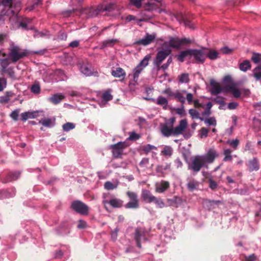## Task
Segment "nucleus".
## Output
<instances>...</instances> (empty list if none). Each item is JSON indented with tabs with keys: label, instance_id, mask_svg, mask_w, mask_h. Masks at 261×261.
<instances>
[{
	"label": "nucleus",
	"instance_id": "obj_50",
	"mask_svg": "<svg viewBox=\"0 0 261 261\" xmlns=\"http://www.w3.org/2000/svg\"><path fill=\"white\" fill-rule=\"evenodd\" d=\"M20 112V109H17L11 112L10 115V117L14 121H17L18 120L19 114Z\"/></svg>",
	"mask_w": 261,
	"mask_h": 261
},
{
	"label": "nucleus",
	"instance_id": "obj_14",
	"mask_svg": "<svg viewBox=\"0 0 261 261\" xmlns=\"http://www.w3.org/2000/svg\"><path fill=\"white\" fill-rule=\"evenodd\" d=\"M217 155L218 154L215 149L211 148L206 154L201 155V157L205 165L207 167V164H211L214 161Z\"/></svg>",
	"mask_w": 261,
	"mask_h": 261
},
{
	"label": "nucleus",
	"instance_id": "obj_21",
	"mask_svg": "<svg viewBox=\"0 0 261 261\" xmlns=\"http://www.w3.org/2000/svg\"><path fill=\"white\" fill-rule=\"evenodd\" d=\"M40 111H28L21 113V120L23 121H27L28 119L36 118L39 116Z\"/></svg>",
	"mask_w": 261,
	"mask_h": 261
},
{
	"label": "nucleus",
	"instance_id": "obj_20",
	"mask_svg": "<svg viewBox=\"0 0 261 261\" xmlns=\"http://www.w3.org/2000/svg\"><path fill=\"white\" fill-rule=\"evenodd\" d=\"M80 69L81 72L86 76H91L94 74L93 69L89 64L85 63L81 64Z\"/></svg>",
	"mask_w": 261,
	"mask_h": 261
},
{
	"label": "nucleus",
	"instance_id": "obj_27",
	"mask_svg": "<svg viewBox=\"0 0 261 261\" xmlns=\"http://www.w3.org/2000/svg\"><path fill=\"white\" fill-rule=\"evenodd\" d=\"M55 120L56 119L55 118H45L40 120L39 122V123L43 125L44 126L47 127H51L55 126Z\"/></svg>",
	"mask_w": 261,
	"mask_h": 261
},
{
	"label": "nucleus",
	"instance_id": "obj_34",
	"mask_svg": "<svg viewBox=\"0 0 261 261\" xmlns=\"http://www.w3.org/2000/svg\"><path fill=\"white\" fill-rule=\"evenodd\" d=\"M172 153L173 149L170 146H165L161 152V155L166 157H170Z\"/></svg>",
	"mask_w": 261,
	"mask_h": 261
},
{
	"label": "nucleus",
	"instance_id": "obj_47",
	"mask_svg": "<svg viewBox=\"0 0 261 261\" xmlns=\"http://www.w3.org/2000/svg\"><path fill=\"white\" fill-rule=\"evenodd\" d=\"M207 179H208L209 181V187L213 190H215L217 189L218 185L216 181H215L212 178V176L211 175H209L206 177Z\"/></svg>",
	"mask_w": 261,
	"mask_h": 261
},
{
	"label": "nucleus",
	"instance_id": "obj_19",
	"mask_svg": "<svg viewBox=\"0 0 261 261\" xmlns=\"http://www.w3.org/2000/svg\"><path fill=\"white\" fill-rule=\"evenodd\" d=\"M103 203L106 204L109 203L114 208H120L122 206L123 201L120 199L117 198H112L109 201L105 200L103 201Z\"/></svg>",
	"mask_w": 261,
	"mask_h": 261
},
{
	"label": "nucleus",
	"instance_id": "obj_57",
	"mask_svg": "<svg viewBox=\"0 0 261 261\" xmlns=\"http://www.w3.org/2000/svg\"><path fill=\"white\" fill-rule=\"evenodd\" d=\"M146 6H149V8H146L145 10L142 12V14L143 16V17H151L150 16H147V15H145V13L146 12V10H148V11L153 10L154 9V5H153V4L148 3L147 4H146Z\"/></svg>",
	"mask_w": 261,
	"mask_h": 261
},
{
	"label": "nucleus",
	"instance_id": "obj_43",
	"mask_svg": "<svg viewBox=\"0 0 261 261\" xmlns=\"http://www.w3.org/2000/svg\"><path fill=\"white\" fill-rule=\"evenodd\" d=\"M232 151L229 149H226L224 150V158L223 161L225 162L231 161L232 159V157L231 155Z\"/></svg>",
	"mask_w": 261,
	"mask_h": 261
},
{
	"label": "nucleus",
	"instance_id": "obj_1",
	"mask_svg": "<svg viewBox=\"0 0 261 261\" xmlns=\"http://www.w3.org/2000/svg\"><path fill=\"white\" fill-rule=\"evenodd\" d=\"M8 50V54L3 50H0V65L1 72L3 73H8L11 76V74L13 73L12 69L8 68V66L11 63H15L19 60L27 57L29 54V52L26 49L21 48L13 43L11 44Z\"/></svg>",
	"mask_w": 261,
	"mask_h": 261
},
{
	"label": "nucleus",
	"instance_id": "obj_3",
	"mask_svg": "<svg viewBox=\"0 0 261 261\" xmlns=\"http://www.w3.org/2000/svg\"><path fill=\"white\" fill-rule=\"evenodd\" d=\"M21 8V2L19 0H3L0 3V16L15 15Z\"/></svg>",
	"mask_w": 261,
	"mask_h": 261
},
{
	"label": "nucleus",
	"instance_id": "obj_35",
	"mask_svg": "<svg viewBox=\"0 0 261 261\" xmlns=\"http://www.w3.org/2000/svg\"><path fill=\"white\" fill-rule=\"evenodd\" d=\"M178 82L180 84H187L190 81L189 75L188 73H184L178 76Z\"/></svg>",
	"mask_w": 261,
	"mask_h": 261
},
{
	"label": "nucleus",
	"instance_id": "obj_40",
	"mask_svg": "<svg viewBox=\"0 0 261 261\" xmlns=\"http://www.w3.org/2000/svg\"><path fill=\"white\" fill-rule=\"evenodd\" d=\"M171 167L170 163H166L165 165H158L156 171L158 173H163L164 171L169 170Z\"/></svg>",
	"mask_w": 261,
	"mask_h": 261
},
{
	"label": "nucleus",
	"instance_id": "obj_49",
	"mask_svg": "<svg viewBox=\"0 0 261 261\" xmlns=\"http://www.w3.org/2000/svg\"><path fill=\"white\" fill-rule=\"evenodd\" d=\"M152 149H156V147L155 146L150 145V144H147V145L143 146L142 147V150L146 154L148 153Z\"/></svg>",
	"mask_w": 261,
	"mask_h": 261
},
{
	"label": "nucleus",
	"instance_id": "obj_6",
	"mask_svg": "<svg viewBox=\"0 0 261 261\" xmlns=\"http://www.w3.org/2000/svg\"><path fill=\"white\" fill-rule=\"evenodd\" d=\"M115 8V5L113 3H110L108 5L100 4L98 5L96 9L91 8L89 11V16L94 17L100 13L105 12H110L113 11Z\"/></svg>",
	"mask_w": 261,
	"mask_h": 261
},
{
	"label": "nucleus",
	"instance_id": "obj_42",
	"mask_svg": "<svg viewBox=\"0 0 261 261\" xmlns=\"http://www.w3.org/2000/svg\"><path fill=\"white\" fill-rule=\"evenodd\" d=\"M189 113L192 119H199L200 120H203V118L200 117L199 113L197 111L194 109H191L189 110Z\"/></svg>",
	"mask_w": 261,
	"mask_h": 261
},
{
	"label": "nucleus",
	"instance_id": "obj_38",
	"mask_svg": "<svg viewBox=\"0 0 261 261\" xmlns=\"http://www.w3.org/2000/svg\"><path fill=\"white\" fill-rule=\"evenodd\" d=\"M20 174V173L19 172H14L10 173L8 175L7 181H6V182L12 181L17 179L19 178Z\"/></svg>",
	"mask_w": 261,
	"mask_h": 261
},
{
	"label": "nucleus",
	"instance_id": "obj_60",
	"mask_svg": "<svg viewBox=\"0 0 261 261\" xmlns=\"http://www.w3.org/2000/svg\"><path fill=\"white\" fill-rule=\"evenodd\" d=\"M174 165L175 166V167H176V168H177V169L181 168L183 166V164H182L181 161L178 158H176L174 160Z\"/></svg>",
	"mask_w": 261,
	"mask_h": 261
},
{
	"label": "nucleus",
	"instance_id": "obj_48",
	"mask_svg": "<svg viewBox=\"0 0 261 261\" xmlns=\"http://www.w3.org/2000/svg\"><path fill=\"white\" fill-rule=\"evenodd\" d=\"M209 132V129L206 127H202L199 130V136L200 138H205L207 137L208 133Z\"/></svg>",
	"mask_w": 261,
	"mask_h": 261
},
{
	"label": "nucleus",
	"instance_id": "obj_61",
	"mask_svg": "<svg viewBox=\"0 0 261 261\" xmlns=\"http://www.w3.org/2000/svg\"><path fill=\"white\" fill-rule=\"evenodd\" d=\"M172 57H170L168 59L167 62L165 64H164L163 65H162L160 68H162L163 70L167 69L168 68L170 64L172 62Z\"/></svg>",
	"mask_w": 261,
	"mask_h": 261
},
{
	"label": "nucleus",
	"instance_id": "obj_59",
	"mask_svg": "<svg viewBox=\"0 0 261 261\" xmlns=\"http://www.w3.org/2000/svg\"><path fill=\"white\" fill-rule=\"evenodd\" d=\"M7 81L5 78H0V92L2 91L6 87Z\"/></svg>",
	"mask_w": 261,
	"mask_h": 261
},
{
	"label": "nucleus",
	"instance_id": "obj_8",
	"mask_svg": "<svg viewBox=\"0 0 261 261\" xmlns=\"http://www.w3.org/2000/svg\"><path fill=\"white\" fill-rule=\"evenodd\" d=\"M71 208L76 213L87 216L89 214V207L85 203L80 200H75L71 203Z\"/></svg>",
	"mask_w": 261,
	"mask_h": 261
},
{
	"label": "nucleus",
	"instance_id": "obj_9",
	"mask_svg": "<svg viewBox=\"0 0 261 261\" xmlns=\"http://www.w3.org/2000/svg\"><path fill=\"white\" fill-rule=\"evenodd\" d=\"M171 53V50L169 48L162 49L159 51L153 61V64L156 67L158 70H160L162 68H160L162 62Z\"/></svg>",
	"mask_w": 261,
	"mask_h": 261
},
{
	"label": "nucleus",
	"instance_id": "obj_22",
	"mask_svg": "<svg viewBox=\"0 0 261 261\" xmlns=\"http://www.w3.org/2000/svg\"><path fill=\"white\" fill-rule=\"evenodd\" d=\"M170 186L168 181L162 180L160 182L155 184V191L158 193H163L167 190Z\"/></svg>",
	"mask_w": 261,
	"mask_h": 261
},
{
	"label": "nucleus",
	"instance_id": "obj_17",
	"mask_svg": "<svg viewBox=\"0 0 261 261\" xmlns=\"http://www.w3.org/2000/svg\"><path fill=\"white\" fill-rule=\"evenodd\" d=\"M156 37L155 33L150 34L146 33V35L142 39L138 40V43L143 45H147L153 41Z\"/></svg>",
	"mask_w": 261,
	"mask_h": 261
},
{
	"label": "nucleus",
	"instance_id": "obj_45",
	"mask_svg": "<svg viewBox=\"0 0 261 261\" xmlns=\"http://www.w3.org/2000/svg\"><path fill=\"white\" fill-rule=\"evenodd\" d=\"M118 185V182L113 184L111 181H108L105 182L104 187L108 190H112L117 188Z\"/></svg>",
	"mask_w": 261,
	"mask_h": 261
},
{
	"label": "nucleus",
	"instance_id": "obj_36",
	"mask_svg": "<svg viewBox=\"0 0 261 261\" xmlns=\"http://www.w3.org/2000/svg\"><path fill=\"white\" fill-rule=\"evenodd\" d=\"M202 121H203L204 123L208 126H213L215 127L217 125L216 119L214 117H208L205 119L203 118Z\"/></svg>",
	"mask_w": 261,
	"mask_h": 261
},
{
	"label": "nucleus",
	"instance_id": "obj_51",
	"mask_svg": "<svg viewBox=\"0 0 261 261\" xmlns=\"http://www.w3.org/2000/svg\"><path fill=\"white\" fill-rule=\"evenodd\" d=\"M153 202L155 203L156 206L159 208H162L165 206V203L161 198H157L155 197V199Z\"/></svg>",
	"mask_w": 261,
	"mask_h": 261
},
{
	"label": "nucleus",
	"instance_id": "obj_29",
	"mask_svg": "<svg viewBox=\"0 0 261 261\" xmlns=\"http://www.w3.org/2000/svg\"><path fill=\"white\" fill-rule=\"evenodd\" d=\"M65 98L64 96L61 94H56L53 96L49 98V100L51 103L57 105L60 103L64 98Z\"/></svg>",
	"mask_w": 261,
	"mask_h": 261
},
{
	"label": "nucleus",
	"instance_id": "obj_4",
	"mask_svg": "<svg viewBox=\"0 0 261 261\" xmlns=\"http://www.w3.org/2000/svg\"><path fill=\"white\" fill-rule=\"evenodd\" d=\"M223 81L226 83V85L224 86L225 90L232 93L233 96L236 98H238L240 96L241 93L239 90V84L233 82L231 76L228 75L224 76Z\"/></svg>",
	"mask_w": 261,
	"mask_h": 261
},
{
	"label": "nucleus",
	"instance_id": "obj_11",
	"mask_svg": "<svg viewBox=\"0 0 261 261\" xmlns=\"http://www.w3.org/2000/svg\"><path fill=\"white\" fill-rule=\"evenodd\" d=\"M128 146V145L126 142H119L117 143L111 145L110 148L112 149L114 158H121L124 149Z\"/></svg>",
	"mask_w": 261,
	"mask_h": 261
},
{
	"label": "nucleus",
	"instance_id": "obj_46",
	"mask_svg": "<svg viewBox=\"0 0 261 261\" xmlns=\"http://www.w3.org/2000/svg\"><path fill=\"white\" fill-rule=\"evenodd\" d=\"M253 126L255 131L258 132L261 127V120L254 118L253 119Z\"/></svg>",
	"mask_w": 261,
	"mask_h": 261
},
{
	"label": "nucleus",
	"instance_id": "obj_39",
	"mask_svg": "<svg viewBox=\"0 0 261 261\" xmlns=\"http://www.w3.org/2000/svg\"><path fill=\"white\" fill-rule=\"evenodd\" d=\"M251 60L255 64L261 63V54L252 52Z\"/></svg>",
	"mask_w": 261,
	"mask_h": 261
},
{
	"label": "nucleus",
	"instance_id": "obj_31",
	"mask_svg": "<svg viewBox=\"0 0 261 261\" xmlns=\"http://www.w3.org/2000/svg\"><path fill=\"white\" fill-rule=\"evenodd\" d=\"M206 58H208L211 60H216L219 58V53L214 49L206 48Z\"/></svg>",
	"mask_w": 261,
	"mask_h": 261
},
{
	"label": "nucleus",
	"instance_id": "obj_18",
	"mask_svg": "<svg viewBox=\"0 0 261 261\" xmlns=\"http://www.w3.org/2000/svg\"><path fill=\"white\" fill-rule=\"evenodd\" d=\"M149 100L155 102L156 104L162 107L164 110H167L168 107V100L162 96H159L156 99L150 98Z\"/></svg>",
	"mask_w": 261,
	"mask_h": 261
},
{
	"label": "nucleus",
	"instance_id": "obj_28",
	"mask_svg": "<svg viewBox=\"0 0 261 261\" xmlns=\"http://www.w3.org/2000/svg\"><path fill=\"white\" fill-rule=\"evenodd\" d=\"M112 75L115 77L124 79L126 75L124 70L120 67H117L111 72Z\"/></svg>",
	"mask_w": 261,
	"mask_h": 261
},
{
	"label": "nucleus",
	"instance_id": "obj_33",
	"mask_svg": "<svg viewBox=\"0 0 261 261\" xmlns=\"http://www.w3.org/2000/svg\"><path fill=\"white\" fill-rule=\"evenodd\" d=\"M199 185V183L198 181L194 179H191L189 180L187 184V188L190 191H193L197 188Z\"/></svg>",
	"mask_w": 261,
	"mask_h": 261
},
{
	"label": "nucleus",
	"instance_id": "obj_30",
	"mask_svg": "<svg viewBox=\"0 0 261 261\" xmlns=\"http://www.w3.org/2000/svg\"><path fill=\"white\" fill-rule=\"evenodd\" d=\"M189 56H191V49L180 51L177 56V60L180 62H183L185 59Z\"/></svg>",
	"mask_w": 261,
	"mask_h": 261
},
{
	"label": "nucleus",
	"instance_id": "obj_32",
	"mask_svg": "<svg viewBox=\"0 0 261 261\" xmlns=\"http://www.w3.org/2000/svg\"><path fill=\"white\" fill-rule=\"evenodd\" d=\"M118 42V40L117 39H114L104 40L101 42V46L100 48H104L107 47L113 46Z\"/></svg>",
	"mask_w": 261,
	"mask_h": 261
},
{
	"label": "nucleus",
	"instance_id": "obj_24",
	"mask_svg": "<svg viewBox=\"0 0 261 261\" xmlns=\"http://www.w3.org/2000/svg\"><path fill=\"white\" fill-rule=\"evenodd\" d=\"M165 44L174 48L179 49L181 47L180 39L178 37H170L169 41L165 42Z\"/></svg>",
	"mask_w": 261,
	"mask_h": 261
},
{
	"label": "nucleus",
	"instance_id": "obj_44",
	"mask_svg": "<svg viewBox=\"0 0 261 261\" xmlns=\"http://www.w3.org/2000/svg\"><path fill=\"white\" fill-rule=\"evenodd\" d=\"M75 127V124L72 122H67L62 125L63 130L66 132L74 129Z\"/></svg>",
	"mask_w": 261,
	"mask_h": 261
},
{
	"label": "nucleus",
	"instance_id": "obj_2",
	"mask_svg": "<svg viewBox=\"0 0 261 261\" xmlns=\"http://www.w3.org/2000/svg\"><path fill=\"white\" fill-rule=\"evenodd\" d=\"M175 122V118H170L164 123H161L160 129L162 135L165 137L171 136H177L181 135L187 127L188 123L186 119H182L180 121L179 125L174 128V124Z\"/></svg>",
	"mask_w": 261,
	"mask_h": 261
},
{
	"label": "nucleus",
	"instance_id": "obj_58",
	"mask_svg": "<svg viewBox=\"0 0 261 261\" xmlns=\"http://www.w3.org/2000/svg\"><path fill=\"white\" fill-rule=\"evenodd\" d=\"M163 93L167 95L169 97H174L175 92H173L170 88H168L165 89L163 91Z\"/></svg>",
	"mask_w": 261,
	"mask_h": 261
},
{
	"label": "nucleus",
	"instance_id": "obj_54",
	"mask_svg": "<svg viewBox=\"0 0 261 261\" xmlns=\"http://www.w3.org/2000/svg\"><path fill=\"white\" fill-rule=\"evenodd\" d=\"M226 143L230 145L234 150L237 149V146L239 144V140L235 139L233 140H228Z\"/></svg>",
	"mask_w": 261,
	"mask_h": 261
},
{
	"label": "nucleus",
	"instance_id": "obj_15",
	"mask_svg": "<svg viewBox=\"0 0 261 261\" xmlns=\"http://www.w3.org/2000/svg\"><path fill=\"white\" fill-rule=\"evenodd\" d=\"M210 85L211 86V91L212 94L217 95L220 93L221 92H228L226 90L224 89V86L222 87L220 83L216 82L214 80H211Z\"/></svg>",
	"mask_w": 261,
	"mask_h": 261
},
{
	"label": "nucleus",
	"instance_id": "obj_41",
	"mask_svg": "<svg viewBox=\"0 0 261 261\" xmlns=\"http://www.w3.org/2000/svg\"><path fill=\"white\" fill-rule=\"evenodd\" d=\"M12 95V93L11 92H7L5 95L0 96V103H6L8 102L10 100V97Z\"/></svg>",
	"mask_w": 261,
	"mask_h": 261
},
{
	"label": "nucleus",
	"instance_id": "obj_7",
	"mask_svg": "<svg viewBox=\"0 0 261 261\" xmlns=\"http://www.w3.org/2000/svg\"><path fill=\"white\" fill-rule=\"evenodd\" d=\"M205 166L201 155H197L191 159V162L188 164V169L193 172L197 173L202 167Z\"/></svg>",
	"mask_w": 261,
	"mask_h": 261
},
{
	"label": "nucleus",
	"instance_id": "obj_53",
	"mask_svg": "<svg viewBox=\"0 0 261 261\" xmlns=\"http://www.w3.org/2000/svg\"><path fill=\"white\" fill-rule=\"evenodd\" d=\"M113 96L111 94L110 91H106L105 92L102 96V99L103 101H108L112 100Z\"/></svg>",
	"mask_w": 261,
	"mask_h": 261
},
{
	"label": "nucleus",
	"instance_id": "obj_52",
	"mask_svg": "<svg viewBox=\"0 0 261 261\" xmlns=\"http://www.w3.org/2000/svg\"><path fill=\"white\" fill-rule=\"evenodd\" d=\"M181 20H179V21L180 23H181V21L185 24L186 27H189L190 28L193 29L194 27L193 26V24L191 23V22L188 19H185V17L181 15Z\"/></svg>",
	"mask_w": 261,
	"mask_h": 261
},
{
	"label": "nucleus",
	"instance_id": "obj_63",
	"mask_svg": "<svg viewBox=\"0 0 261 261\" xmlns=\"http://www.w3.org/2000/svg\"><path fill=\"white\" fill-rule=\"evenodd\" d=\"M87 226V222L84 220H80L79 221V224L77 227L80 229L85 228Z\"/></svg>",
	"mask_w": 261,
	"mask_h": 261
},
{
	"label": "nucleus",
	"instance_id": "obj_10",
	"mask_svg": "<svg viewBox=\"0 0 261 261\" xmlns=\"http://www.w3.org/2000/svg\"><path fill=\"white\" fill-rule=\"evenodd\" d=\"M126 195L129 198V201L125 205L128 209H137L139 207V200L137 194L132 191H127Z\"/></svg>",
	"mask_w": 261,
	"mask_h": 261
},
{
	"label": "nucleus",
	"instance_id": "obj_62",
	"mask_svg": "<svg viewBox=\"0 0 261 261\" xmlns=\"http://www.w3.org/2000/svg\"><path fill=\"white\" fill-rule=\"evenodd\" d=\"M148 164L149 159L146 158H143L139 164L140 166L143 168L146 167Z\"/></svg>",
	"mask_w": 261,
	"mask_h": 261
},
{
	"label": "nucleus",
	"instance_id": "obj_64",
	"mask_svg": "<svg viewBox=\"0 0 261 261\" xmlns=\"http://www.w3.org/2000/svg\"><path fill=\"white\" fill-rule=\"evenodd\" d=\"M256 259L257 257L254 254H252L248 257L246 256V261H256Z\"/></svg>",
	"mask_w": 261,
	"mask_h": 261
},
{
	"label": "nucleus",
	"instance_id": "obj_23",
	"mask_svg": "<svg viewBox=\"0 0 261 261\" xmlns=\"http://www.w3.org/2000/svg\"><path fill=\"white\" fill-rule=\"evenodd\" d=\"M248 169L250 172L256 171L259 170V164L257 158L254 157L248 161Z\"/></svg>",
	"mask_w": 261,
	"mask_h": 261
},
{
	"label": "nucleus",
	"instance_id": "obj_56",
	"mask_svg": "<svg viewBox=\"0 0 261 261\" xmlns=\"http://www.w3.org/2000/svg\"><path fill=\"white\" fill-rule=\"evenodd\" d=\"M31 90L34 94H39L40 92V87L39 84H35L32 86Z\"/></svg>",
	"mask_w": 261,
	"mask_h": 261
},
{
	"label": "nucleus",
	"instance_id": "obj_16",
	"mask_svg": "<svg viewBox=\"0 0 261 261\" xmlns=\"http://www.w3.org/2000/svg\"><path fill=\"white\" fill-rule=\"evenodd\" d=\"M145 231L143 228H137L135 230L134 238L137 243V246L141 248V241L145 239Z\"/></svg>",
	"mask_w": 261,
	"mask_h": 261
},
{
	"label": "nucleus",
	"instance_id": "obj_12",
	"mask_svg": "<svg viewBox=\"0 0 261 261\" xmlns=\"http://www.w3.org/2000/svg\"><path fill=\"white\" fill-rule=\"evenodd\" d=\"M185 94L186 95V99L188 103L191 104L193 101V95L191 93H188L186 90L175 91L174 98L180 102L184 103L186 102V98L184 96Z\"/></svg>",
	"mask_w": 261,
	"mask_h": 261
},
{
	"label": "nucleus",
	"instance_id": "obj_5",
	"mask_svg": "<svg viewBox=\"0 0 261 261\" xmlns=\"http://www.w3.org/2000/svg\"><path fill=\"white\" fill-rule=\"evenodd\" d=\"M150 59L149 55L146 56L139 64L133 70V82H130L129 86L132 88V85L135 86L137 83L140 74L143 71L144 68L148 64V62Z\"/></svg>",
	"mask_w": 261,
	"mask_h": 261
},
{
	"label": "nucleus",
	"instance_id": "obj_55",
	"mask_svg": "<svg viewBox=\"0 0 261 261\" xmlns=\"http://www.w3.org/2000/svg\"><path fill=\"white\" fill-rule=\"evenodd\" d=\"M129 136L127 138V140H136L140 138V136L135 132L129 133Z\"/></svg>",
	"mask_w": 261,
	"mask_h": 261
},
{
	"label": "nucleus",
	"instance_id": "obj_13",
	"mask_svg": "<svg viewBox=\"0 0 261 261\" xmlns=\"http://www.w3.org/2000/svg\"><path fill=\"white\" fill-rule=\"evenodd\" d=\"M206 48L201 49H191V56L193 57L197 63H203L206 58Z\"/></svg>",
	"mask_w": 261,
	"mask_h": 261
},
{
	"label": "nucleus",
	"instance_id": "obj_25",
	"mask_svg": "<svg viewBox=\"0 0 261 261\" xmlns=\"http://www.w3.org/2000/svg\"><path fill=\"white\" fill-rule=\"evenodd\" d=\"M142 198L148 203L152 202L155 199V196L152 195L149 191L145 189L143 190L142 191Z\"/></svg>",
	"mask_w": 261,
	"mask_h": 261
},
{
	"label": "nucleus",
	"instance_id": "obj_37",
	"mask_svg": "<svg viewBox=\"0 0 261 261\" xmlns=\"http://www.w3.org/2000/svg\"><path fill=\"white\" fill-rule=\"evenodd\" d=\"M253 75L257 81L261 79V64L253 70Z\"/></svg>",
	"mask_w": 261,
	"mask_h": 261
},
{
	"label": "nucleus",
	"instance_id": "obj_26",
	"mask_svg": "<svg viewBox=\"0 0 261 261\" xmlns=\"http://www.w3.org/2000/svg\"><path fill=\"white\" fill-rule=\"evenodd\" d=\"M181 198L178 196H174L172 198H168L167 202L169 206L177 207L178 205L181 203Z\"/></svg>",
	"mask_w": 261,
	"mask_h": 261
}]
</instances>
